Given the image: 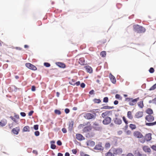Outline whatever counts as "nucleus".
Segmentation results:
<instances>
[{"instance_id":"obj_23","label":"nucleus","mask_w":156,"mask_h":156,"mask_svg":"<svg viewBox=\"0 0 156 156\" xmlns=\"http://www.w3.org/2000/svg\"><path fill=\"white\" fill-rule=\"evenodd\" d=\"M146 125L149 126H152L156 125V121L152 122H146Z\"/></svg>"},{"instance_id":"obj_20","label":"nucleus","mask_w":156,"mask_h":156,"mask_svg":"<svg viewBox=\"0 0 156 156\" xmlns=\"http://www.w3.org/2000/svg\"><path fill=\"white\" fill-rule=\"evenodd\" d=\"M79 63L81 65H85L84 58H81L79 59Z\"/></svg>"},{"instance_id":"obj_58","label":"nucleus","mask_w":156,"mask_h":156,"mask_svg":"<svg viewBox=\"0 0 156 156\" xmlns=\"http://www.w3.org/2000/svg\"><path fill=\"white\" fill-rule=\"evenodd\" d=\"M72 153L74 154H76L77 153V151L76 149H73L72 150Z\"/></svg>"},{"instance_id":"obj_33","label":"nucleus","mask_w":156,"mask_h":156,"mask_svg":"<svg viewBox=\"0 0 156 156\" xmlns=\"http://www.w3.org/2000/svg\"><path fill=\"white\" fill-rule=\"evenodd\" d=\"M93 101L95 103L98 104L101 102V101L100 99L95 98L93 100Z\"/></svg>"},{"instance_id":"obj_21","label":"nucleus","mask_w":156,"mask_h":156,"mask_svg":"<svg viewBox=\"0 0 156 156\" xmlns=\"http://www.w3.org/2000/svg\"><path fill=\"white\" fill-rule=\"evenodd\" d=\"M114 108V107L113 106H108L107 105V106H104L102 107H101V109H113Z\"/></svg>"},{"instance_id":"obj_59","label":"nucleus","mask_w":156,"mask_h":156,"mask_svg":"<svg viewBox=\"0 0 156 156\" xmlns=\"http://www.w3.org/2000/svg\"><path fill=\"white\" fill-rule=\"evenodd\" d=\"M94 90H91L89 92V94H90L92 95L94 94Z\"/></svg>"},{"instance_id":"obj_44","label":"nucleus","mask_w":156,"mask_h":156,"mask_svg":"<svg viewBox=\"0 0 156 156\" xmlns=\"http://www.w3.org/2000/svg\"><path fill=\"white\" fill-rule=\"evenodd\" d=\"M10 118L15 123H18L17 122L18 121H16L15 118H14V117L12 116H10Z\"/></svg>"},{"instance_id":"obj_10","label":"nucleus","mask_w":156,"mask_h":156,"mask_svg":"<svg viewBox=\"0 0 156 156\" xmlns=\"http://www.w3.org/2000/svg\"><path fill=\"white\" fill-rule=\"evenodd\" d=\"M94 149L100 151H102L103 150L104 147H102L101 144V143H100L95 146L94 148Z\"/></svg>"},{"instance_id":"obj_63","label":"nucleus","mask_w":156,"mask_h":156,"mask_svg":"<svg viewBox=\"0 0 156 156\" xmlns=\"http://www.w3.org/2000/svg\"><path fill=\"white\" fill-rule=\"evenodd\" d=\"M127 156H134L131 153H129L127 155Z\"/></svg>"},{"instance_id":"obj_56","label":"nucleus","mask_w":156,"mask_h":156,"mask_svg":"<svg viewBox=\"0 0 156 156\" xmlns=\"http://www.w3.org/2000/svg\"><path fill=\"white\" fill-rule=\"evenodd\" d=\"M80 87L82 88H84V87H85V84L83 83H82L80 84Z\"/></svg>"},{"instance_id":"obj_30","label":"nucleus","mask_w":156,"mask_h":156,"mask_svg":"<svg viewBox=\"0 0 156 156\" xmlns=\"http://www.w3.org/2000/svg\"><path fill=\"white\" fill-rule=\"evenodd\" d=\"M138 105L140 108H142L144 107L143 101H140L138 102Z\"/></svg>"},{"instance_id":"obj_24","label":"nucleus","mask_w":156,"mask_h":156,"mask_svg":"<svg viewBox=\"0 0 156 156\" xmlns=\"http://www.w3.org/2000/svg\"><path fill=\"white\" fill-rule=\"evenodd\" d=\"M110 111H107L102 113L101 115L103 118H104L106 116L108 115L110 113Z\"/></svg>"},{"instance_id":"obj_27","label":"nucleus","mask_w":156,"mask_h":156,"mask_svg":"<svg viewBox=\"0 0 156 156\" xmlns=\"http://www.w3.org/2000/svg\"><path fill=\"white\" fill-rule=\"evenodd\" d=\"M146 112L147 114L149 115H151L153 113V111L150 108H148Z\"/></svg>"},{"instance_id":"obj_50","label":"nucleus","mask_w":156,"mask_h":156,"mask_svg":"<svg viewBox=\"0 0 156 156\" xmlns=\"http://www.w3.org/2000/svg\"><path fill=\"white\" fill-rule=\"evenodd\" d=\"M70 110L69 108H66L65 109V112L66 114H68L69 113Z\"/></svg>"},{"instance_id":"obj_25","label":"nucleus","mask_w":156,"mask_h":156,"mask_svg":"<svg viewBox=\"0 0 156 156\" xmlns=\"http://www.w3.org/2000/svg\"><path fill=\"white\" fill-rule=\"evenodd\" d=\"M30 127L28 126H24L23 129V132H29Z\"/></svg>"},{"instance_id":"obj_40","label":"nucleus","mask_w":156,"mask_h":156,"mask_svg":"<svg viewBox=\"0 0 156 156\" xmlns=\"http://www.w3.org/2000/svg\"><path fill=\"white\" fill-rule=\"evenodd\" d=\"M115 151L117 153H122V149L121 148H119L115 150Z\"/></svg>"},{"instance_id":"obj_14","label":"nucleus","mask_w":156,"mask_h":156,"mask_svg":"<svg viewBox=\"0 0 156 156\" xmlns=\"http://www.w3.org/2000/svg\"><path fill=\"white\" fill-rule=\"evenodd\" d=\"M20 130V129L19 127H16V128H13L12 130V132L13 134L17 135L19 133Z\"/></svg>"},{"instance_id":"obj_48","label":"nucleus","mask_w":156,"mask_h":156,"mask_svg":"<svg viewBox=\"0 0 156 156\" xmlns=\"http://www.w3.org/2000/svg\"><path fill=\"white\" fill-rule=\"evenodd\" d=\"M57 144L58 146H61L62 145V143L60 140H58L57 142Z\"/></svg>"},{"instance_id":"obj_4","label":"nucleus","mask_w":156,"mask_h":156,"mask_svg":"<svg viewBox=\"0 0 156 156\" xmlns=\"http://www.w3.org/2000/svg\"><path fill=\"white\" fill-rule=\"evenodd\" d=\"M112 121V119L110 117L107 116L104 119L102 122L104 125H107L109 124Z\"/></svg>"},{"instance_id":"obj_5","label":"nucleus","mask_w":156,"mask_h":156,"mask_svg":"<svg viewBox=\"0 0 156 156\" xmlns=\"http://www.w3.org/2000/svg\"><path fill=\"white\" fill-rule=\"evenodd\" d=\"M25 66L27 67L30 69L33 70H36L37 69V68L35 66L29 63H26Z\"/></svg>"},{"instance_id":"obj_7","label":"nucleus","mask_w":156,"mask_h":156,"mask_svg":"<svg viewBox=\"0 0 156 156\" xmlns=\"http://www.w3.org/2000/svg\"><path fill=\"white\" fill-rule=\"evenodd\" d=\"M133 136L138 138H140L143 137V135L142 133L139 131H135L133 133Z\"/></svg>"},{"instance_id":"obj_53","label":"nucleus","mask_w":156,"mask_h":156,"mask_svg":"<svg viewBox=\"0 0 156 156\" xmlns=\"http://www.w3.org/2000/svg\"><path fill=\"white\" fill-rule=\"evenodd\" d=\"M20 115L22 117H25L26 115V113L24 112H21L20 113Z\"/></svg>"},{"instance_id":"obj_64","label":"nucleus","mask_w":156,"mask_h":156,"mask_svg":"<svg viewBox=\"0 0 156 156\" xmlns=\"http://www.w3.org/2000/svg\"><path fill=\"white\" fill-rule=\"evenodd\" d=\"M65 156H70V154L69 152H66L65 154Z\"/></svg>"},{"instance_id":"obj_41","label":"nucleus","mask_w":156,"mask_h":156,"mask_svg":"<svg viewBox=\"0 0 156 156\" xmlns=\"http://www.w3.org/2000/svg\"><path fill=\"white\" fill-rule=\"evenodd\" d=\"M149 71L150 73H154V70L153 68L151 67L150 68Z\"/></svg>"},{"instance_id":"obj_12","label":"nucleus","mask_w":156,"mask_h":156,"mask_svg":"<svg viewBox=\"0 0 156 156\" xmlns=\"http://www.w3.org/2000/svg\"><path fill=\"white\" fill-rule=\"evenodd\" d=\"M76 137L77 139L80 141H81L85 139V138L81 134H76Z\"/></svg>"},{"instance_id":"obj_18","label":"nucleus","mask_w":156,"mask_h":156,"mask_svg":"<svg viewBox=\"0 0 156 156\" xmlns=\"http://www.w3.org/2000/svg\"><path fill=\"white\" fill-rule=\"evenodd\" d=\"M84 68L86 69L87 71L90 73L92 72V68L89 66H84Z\"/></svg>"},{"instance_id":"obj_6","label":"nucleus","mask_w":156,"mask_h":156,"mask_svg":"<svg viewBox=\"0 0 156 156\" xmlns=\"http://www.w3.org/2000/svg\"><path fill=\"white\" fill-rule=\"evenodd\" d=\"M93 128L96 130H101L102 129V127L100 126L98 123L95 122L93 123Z\"/></svg>"},{"instance_id":"obj_38","label":"nucleus","mask_w":156,"mask_h":156,"mask_svg":"<svg viewBox=\"0 0 156 156\" xmlns=\"http://www.w3.org/2000/svg\"><path fill=\"white\" fill-rule=\"evenodd\" d=\"M108 101V97H105L104 98L103 102L105 103H107Z\"/></svg>"},{"instance_id":"obj_8","label":"nucleus","mask_w":156,"mask_h":156,"mask_svg":"<svg viewBox=\"0 0 156 156\" xmlns=\"http://www.w3.org/2000/svg\"><path fill=\"white\" fill-rule=\"evenodd\" d=\"M145 119L148 122H152L154 120V117L151 115H147L145 118Z\"/></svg>"},{"instance_id":"obj_49","label":"nucleus","mask_w":156,"mask_h":156,"mask_svg":"<svg viewBox=\"0 0 156 156\" xmlns=\"http://www.w3.org/2000/svg\"><path fill=\"white\" fill-rule=\"evenodd\" d=\"M151 148L154 150L156 151V144L152 145Z\"/></svg>"},{"instance_id":"obj_57","label":"nucleus","mask_w":156,"mask_h":156,"mask_svg":"<svg viewBox=\"0 0 156 156\" xmlns=\"http://www.w3.org/2000/svg\"><path fill=\"white\" fill-rule=\"evenodd\" d=\"M80 155L81 156H85V155H86V154H85L83 151H81L80 152Z\"/></svg>"},{"instance_id":"obj_9","label":"nucleus","mask_w":156,"mask_h":156,"mask_svg":"<svg viewBox=\"0 0 156 156\" xmlns=\"http://www.w3.org/2000/svg\"><path fill=\"white\" fill-rule=\"evenodd\" d=\"M114 123L117 125H120L122 123V120L117 117H115L113 119Z\"/></svg>"},{"instance_id":"obj_51","label":"nucleus","mask_w":156,"mask_h":156,"mask_svg":"<svg viewBox=\"0 0 156 156\" xmlns=\"http://www.w3.org/2000/svg\"><path fill=\"white\" fill-rule=\"evenodd\" d=\"M34 112L33 110L30 111V112H29L28 113V115L29 116H31L33 113H34Z\"/></svg>"},{"instance_id":"obj_2","label":"nucleus","mask_w":156,"mask_h":156,"mask_svg":"<svg viewBox=\"0 0 156 156\" xmlns=\"http://www.w3.org/2000/svg\"><path fill=\"white\" fill-rule=\"evenodd\" d=\"M139 98H136L133 99L132 98H125V101L129 102V105L130 106H133L139 100Z\"/></svg>"},{"instance_id":"obj_36","label":"nucleus","mask_w":156,"mask_h":156,"mask_svg":"<svg viewBox=\"0 0 156 156\" xmlns=\"http://www.w3.org/2000/svg\"><path fill=\"white\" fill-rule=\"evenodd\" d=\"M54 112L55 114L59 115L61 114V111L58 109H55L54 111Z\"/></svg>"},{"instance_id":"obj_3","label":"nucleus","mask_w":156,"mask_h":156,"mask_svg":"<svg viewBox=\"0 0 156 156\" xmlns=\"http://www.w3.org/2000/svg\"><path fill=\"white\" fill-rule=\"evenodd\" d=\"M96 114L95 113H93L92 114L90 113H87L84 114L83 116L87 119H91L95 118Z\"/></svg>"},{"instance_id":"obj_35","label":"nucleus","mask_w":156,"mask_h":156,"mask_svg":"<svg viewBox=\"0 0 156 156\" xmlns=\"http://www.w3.org/2000/svg\"><path fill=\"white\" fill-rule=\"evenodd\" d=\"M156 88V83L153 85L149 89L150 90H152Z\"/></svg>"},{"instance_id":"obj_60","label":"nucleus","mask_w":156,"mask_h":156,"mask_svg":"<svg viewBox=\"0 0 156 156\" xmlns=\"http://www.w3.org/2000/svg\"><path fill=\"white\" fill-rule=\"evenodd\" d=\"M152 103L156 105V97L152 100Z\"/></svg>"},{"instance_id":"obj_62","label":"nucleus","mask_w":156,"mask_h":156,"mask_svg":"<svg viewBox=\"0 0 156 156\" xmlns=\"http://www.w3.org/2000/svg\"><path fill=\"white\" fill-rule=\"evenodd\" d=\"M75 84H76V86H79L80 84V82L79 81L76 82Z\"/></svg>"},{"instance_id":"obj_32","label":"nucleus","mask_w":156,"mask_h":156,"mask_svg":"<svg viewBox=\"0 0 156 156\" xmlns=\"http://www.w3.org/2000/svg\"><path fill=\"white\" fill-rule=\"evenodd\" d=\"M101 56L102 57H105L106 55V52L105 51H102L100 53Z\"/></svg>"},{"instance_id":"obj_1","label":"nucleus","mask_w":156,"mask_h":156,"mask_svg":"<svg viewBox=\"0 0 156 156\" xmlns=\"http://www.w3.org/2000/svg\"><path fill=\"white\" fill-rule=\"evenodd\" d=\"M133 28L135 32L139 33H144L146 30L144 27L137 24L134 25Z\"/></svg>"},{"instance_id":"obj_34","label":"nucleus","mask_w":156,"mask_h":156,"mask_svg":"<svg viewBox=\"0 0 156 156\" xmlns=\"http://www.w3.org/2000/svg\"><path fill=\"white\" fill-rule=\"evenodd\" d=\"M115 98L117 99L120 100H121L122 99V97L119 94H116L115 95Z\"/></svg>"},{"instance_id":"obj_54","label":"nucleus","mask_w":156,"mask_h":156,"mask_svg":"<svg viewBox=\"0 0 156 156\" xmlns=\"http://www.w3.org/2000/svg\"><path fill=\"white\" fill-rule=\"evenodd\" d=\"M14 90L15 92L17 91L18 89L20 90V88H17L16 86H13Z\"/></svg>"},{"instance_id":"obj_37","label":"nucleus","mask_w":156,"mask_h":156,"mask_svg":"<svg viewBox=\"0 0 156 156\" xmlns=\"http://www.w3.org/2000/svg\"><path fill=\"white\" fill-rule=\"evenodd\" d=\"M110 151L109 152L106 153V156H114V155L112 153L110 152Z\"/></svg>"},{"instance_id":"obj_55","label":"nucleus","mask_w":156,"mask_h":156,"mask_svg":"<svg viewBox=\"0 0 156 156\" xmlns=\"http://www.w3.org/2000/svg\"><path fill=\"white\" fill-rule=\"evenodd\" d=\"M31 90L32 91H34L36 90V87L34 86H32L31 87Z\"/></svg>"},{"instance_id":"obj_11","label":"nucleus","mask_w":156,"mask_h":156,"mask_svg":"<svg viewBox=\"0 0 156 156\" xmlns=\"http://www.w3.org/2000/svg\"><path fill=\"white\" fill-rule=\"evenodd\" d=\"M74 125V122L73 121H69V122L68 130L71 132L73 129V127Z\"/></svg>"},{"instance_id":"obj_61","label":"nucleus","mask_w":156,"mask_h":156,"mask_svg":"<svg viewBox=\"0 0 156 156\" xmlns=\"http://www.w3.org/2000/svg\"><path fill=\"white\" fill-rule=\"evenodd\" d=\"M118 103L119 101L117 100H115L114 102V104L115 105H118Z\"/></svg>"},{"instance_id":"obj_15","label":"nucleus","mask_w":156,"mask_h":156,"mask_svg":"<svg viewBox=\"0 0 156 156\" xmlns=\"http://www.w3.org/2000/svg\"><path fill=\"white\" fill-rule=\"evenodd\" d=\"M55 64L57 66L61 68H64L66 66L64 63L61 62H56L55 63Z\"/></svg>"},{"instance_id":"obj_19","label":"nucleus","mask_w":156,"mask_h":156,"mask_svg":"<svg viewBox=\"0 0 156 156\" xmlns=\"http://www.w3.org/2000/svg\"><path fill=\"white\" fill-rule=\"evenodd\" d=\"M143 150L145 152H151V149L147 146H146L143 147Z\"/></svg>"},{"instance_id":"obj_42","label":"nucleus","mask_w":156,"mask_h":156,"mask_svg":"<svg viewBox=\"0 0 156 156\" xmlns=\"http://www.w3.org/2000/svg\"><path fill=\"white\" fill-rule=\"evenodd\" d=\"M135 155L136 156H142V154L138 151H136Z\"/></svg>"},{"instance_id":"obj_26","label":"nucleus","mask_w":156,"mask_h":156,"mask_svg":"<svg viewBox=\"0 0 156 156\" xmlns=\"http://www.w3.org/2000/svg\"><path fill=\"white\" fill-rule=\"evenodd\" d=\"M127 117L130 119H132L133 118V117L132 115V113L131 111H129L127 112Z\"/></svg>"},{"instance_id":"obj_22","label":"nucleus","mask_w":156,"mask_h":156,"mask_svg":"<svg viewBox=\"0 0 156 156\" xmlns=\"http://www.w3.org/2000/svg\"><path fill=\"white\" fill-rule=\"evenodd\" d=\"M7 122L6 120H2L0 122V126H5Z\"/></svg>"},{"instance_id":"obj_52","label":"nucleus","mask_w":156,"mask_h":156,"mask_svg":"<svg viewBox=\"0 0 156 156\" xmlns=\"http://www.w3.org/2000/svg\"><path fill=\"white\" fill-rule=\"evenodd\" d=\"M62 132L64 133H66L67 132V130L65 128H63L62 129Z\"/></svg>"},{"instance_id":"obj_16","label":"nucleus","mask_w":156,"mask_h":156,"mask_svg":"<svg viewBox=\"0 0 156 156\" xmlns=\"http://www.w3.org/2000/svg\"><path fill=\"white\" fill-rule=\"evenodd\" d=\"M109 78L112 83L115 84L116 82V80L115 77L110 73L109 75Z\"/></svg>"},{"instance_id":"obj_46","label":"nucleus","mask_w":156,"mask_h":156,"mask_svg":"<svg viewBox=\"0 0 156 156\" xmlns=\"http://www.w3.org/2000/svg\"><path fill=\"white\" fill-rule=\"evenodd\" d=\"M34 134L37 136H38L40 135V132L38 131H36L34 132Z\"/></svg>"},{"instance_id":"obj_39","label":"nucleus","mask_w":156,"mask_h":156,"mask_svg":"<svg viewBox=\"0 0 156 156\" xmlns=\"http://www.w3.org/2000/svg\"><path fill=\"white\" fill-rule=\"evenodd\" d=\"M44 66L47 67H49L51 66V65L49 63L47 62H44Z\"/></svg>"},{"instance_id":"obj_28","label":"nucleus","mask_w":156,"mask_h":156,"mask_svg":"<svg viewBox=\"0 0 156 156\" xmlns=\"http://www.w3.org/2000/svg\"><path fill=\"white\" fill-rule=\"evenodd\" d=\"M87 145H90L91 146H93L95 145V142L93 141H89L88 143H87Z\"/></svg>"},{"instance_id":"obj_43","label":"nucleus","mask_w":156,"mask_h":156,"mask_svg":"<svg viewBox=\"0 0 156 156\" xmlns=\"http://www.w3.org/2000/svg\"><path fill=\"white\" fill-rule=\"evenodd\" d=\"M123 120L125 123V124L126 125H127L128 124V121L126 120V119L125 116H123L122 117Z\"/></svg>"},{"instance_id":"obj_29","label":"nucleus","mask_w":156,"mask_h":156,"mask_svg":"<svg viewBox=\"0 0 156 156\" xmlns=\"http://www.w3.org/2000/svg\"><path fill=\"white\" fill-rule=\"evenodd\" d=\"M90 130V127L88 126H87L85 127L83 129V131L84 132H87L89 131Z\"/></svg>"},{"instance_id":"obj_47","label":"nucleus","mask_w":156,"mask_h":156,"mask_svg":"<svg viewBox=\"0 0 156 156\" xmlns=\"http://www.w3.org/2000/svg\"><path fill=\"white\" fill-rule=\"evenodd\" d=\"M56 146L54 144H51V149H55L56 148Z\"/></svg>"},{"instance_id":"obj_31","label":"nucleus","mask_w":156,"mask_h":156,"mask_svg":"<svg viewBox=\"0 0 156 156\" xmlns=\"http://www.w3.org/2000/svg\"><path fill=\"white\" fill-rule=\"evenodd\" d=\"M129 126L130 128L132 130L135 129L136 128V126L133 124H131L129 125Z\"/></svg>"},{"instance_id":"obj_45","label":"nucleus","mask_w":156,"mask_h":156,"mask_svg":"<svg viewBox=\"0 0 156 156\" xmlns=\"http://www.w3.org/2000/svg\"><path fill=\"white\" fill-rule=\"evenodd\" d=\"M38 125L36 124L34 125L33 128L35 130H37L38 129Z\"/></svg>"},{"instance_id":"obj_13","label":"nucleus","mask_w":156,"mask_h":156,"mask_svg":"<svg viewBox=\"0 0 156 156\" xmlns=\"http://www.w3.org/2000/svg\"><path fill=\"white\" fill-rule=\"evenodd\" d=\"M152 139L151 134L148 133L146 135L145 137V139L147 141H150Z\"/></svg>"},{"instance_id":"obj_17","label":"nucleus","mask_w":156,"mask_h":156,"mask_svg":"<svg viewBox=\"0 0 156 156\" xmlns=\"http://www.w3.org/2000/svg\"><path fill=\"white\" fill-rule=\"evenodd\" d=\"M143 115V112H138L136 113L135 117L137 118H139L142 117Z\"/></svg>"}]
</instances>
